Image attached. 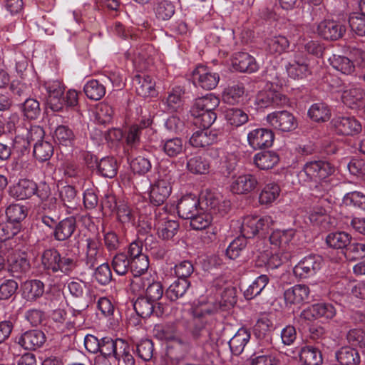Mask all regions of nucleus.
<instances>
[{
    "label": "nucleus",
    "mask_w": 365,
    "mask_h": 365,
    "mask_svg": "<svg viewBox=\"0 0 365 365\" xmlns=\"http://www.w3.org/2000/svg\"><path fill=\"white\" fill-rule=\"evenodd\" d=\"M230 208L228 202L222 201L215 194L207 192L201 195V207L198 213L190 219V227L193 230H203L207 227L213 216H224Z\"/></svg>",
    "instance_id": "nucleus-1"
},
{
    "label": "nucleus",
    "mask_w": 365,
    "mask_h": 365,
    "mask_svg": "<svg viewBox=\"0 0 365 365\" xmlns=\"http://www.w3.org/2000/svg\"><path fill=\"white\" fill-rule=\"evenodd\" d=\"M215 311L209 306H196L191 309L192 319L187 323V330L195 340L210 337L215 319Z\"/></svg>",
    "instance_id": "nucleus-2"
},
{
    "label": "nucleus",
    "mask_w": 365,
    "mask_h": 365,
    "mask_svg": "<svg viewBox=\"0 0 365 365\" xmlns=\"http://www.w3.org/2000/svg\"><path fill=\"white\" fill-rule=\"evenodd\" d=\"M334 172V168L329 162L314 160L306 163L299 175L305 182H318L332 175Z\"/></svg>",
    "instance_id": "nucleus-3"
},
{
    "label": "nucleus",
    "mask_w": 365,
    "mask_h": 365,
    "mask_svg": "<svg viewBox=\"0 0 365 365\" xmlns=\"http://www.w3.org/2000/svg\"><path fill=\"white\" fill-rule=\"evenodd\" d=\"M154 227L158 237L163 240H169L178 233L180 225L171 219L164 208H157L154 212Z\"/></svg>",
    "instance_id": "nucleus-4"
},
{
    "label": "nucleus",
    "mask_w": 365,
    "mask_h": 365,
    "mask_svg": "<svg viewBox=\"0 0 365 365\" xmlns=\"http://www.w3.org/2000/svg\"><path fill=\"white\" fill-rule=\"evenodd\" d=\"M132 289L135 291H145V297L157 302L163 295L164 289L160 282L155 280L151 276H143V277H136L131 282Z\"/></svg>",
    "instance_id": "nucleus-5"
},
{
    "label": "nucleus",
    "mask_w": 365,
    "mask_h": 365,
    "mask_svg": "<svg viewBox=\"0 0 365 365\" xmlns=\"http://www.w3.org/2000/svg\"><path fill=\"white\" fill-rule=\"evenodd\" d=\"M274 224L271 216L265 215L262 217L257 216H247L244 218L241 225V236L246 240L254 237L260 231H266Z\"/></svg>",
    "instance_id": "nucleus-6"
},
{
    "label": "nucleus",
    "mask_w": 365,
    "mask_h": 365,
    "mask_svg": "<svg viewBox=\"0 0 365 365\" xmlns=\"http://www.w3.org/2000/svg\"><path fill=\"white\" fill-rule=\"evenodd\" d=\"M323 259L318 255H309L304 257L293 269L297 277L306 279L314 275L321 268Z\"/></svg>",
    "instance_id": "nucleus-7"
},
{
    "label": "nucleus",
    "mask_w": 365,
    "mask_h": 365,
    "mask_svg": "<svg viewBox=\"0 0 365 365\" xmlns=\"http://www.w3.org/2000/svg\"><path fill=\"white\" fill-rule=\"evenodd\" d=\"M267 122L274 129L289 132L297 127V121L292 113L287 110L275 111L266 118Z\"/></svg>",
    "instance_id": "nucleus-8"
},
{
    "label": "nucleus",
    "mask_w": 365,
    "mask_h": 365,
    "mask_svg": "<svg viewBox=\"0 0 365 365\" xmlns=\"http://www.w3.org/2000/svg\"><path fill=\"white\" fill-rule=\"evenodd\" d=\"M192 79L202 88L212 90L217 86L220 76L204 66H199L192 71Z\"/></svg>",
    "instance_id": "nucleus-9"
},
{
    "label": "nucleus",
    "mask_w": 365,
    "mask_h": 365,
    "mask_svg": "<svg viewBox=\"0 0 365 365\" xmlns=\"http://www.w3.org/2000/svg\"><path fill=\"white\" fill-rule=\"evenodd\" d=\"M335 132L339 135H354L359 133L362 127L354 117L339 116L331 120Z\"/></svg>",
    "instance_id": "nucleus-10"
},
{
    "label": "nucleus",
    "mask_w": 365,
    "mask_h": 365,
    "mask_svg": "<svg viewBox=\"0 0 365 365\" xmlns=\"http://www.w3.org/2000/svg\"><path fill=\"white\" fill-rule=\"evenodd\" d=\"M274 139V133L267 128H257L251 130L247 135L248 143L255 150L271 147Z\"/></svg>",
    "instance_id": "nucleus-11"
},
{
    "label": "nucleus",
    "mask_w": 365,
    "mask_h": 365,
    "mask_svg": "<svg viewBox=\"0 0 365 365\" xmlns=\"http://www.w3.org/2000/svg\"><path fill=\"white\" fill-rule=\"evenodd\" d=\"M45 341L44 333L38 329L26 331L17 338V343L24 349L30 351H35L41 348Z\"/></svg>",
    "instance_id": "nucleus-12"
},
{
    "label": "nucleus",
    "mask_w": 365,
    "mask_h": 365,
    "mask_svg": "<svg viewBox=\"0 0 365 365\" xmlns=\"http://www.w3.org/2000/svg\"><path fill=\"white\" fill-rule=\"evenodd\" d=\"M341 99L343 103L351 109L360 111L365 103V91L361 87L352 85L344 91Z\"/></svg>",
    "instance_id": "nucleus-13"
},
{
    "label": "nucleus",
    "mask_w": 365,
    "mask_h": 365,
    "mask_svg": "<svg viewBox=\"0 0 365 365\" xmlns=\"http://www.w3.org/2000/svg\"><path fill=\"white\" fill-rule=\"evenodd\" d=\"M158 305L156 307L155 302L145 297H139L134 302L133 307L139 317L145 319L152 314L160 317L164 313V308L161 307L160 303H158Z\"/></svg>",
    "instance_id": "nucleus-14"
},
{
    "label": "nucleus",
    "mask_w": 365,
    "mask_h": 365,
    "mask_svg": "<svg viewBox=\"0 0 365 365\" xmlns=\"http://www.w3.org/2000/svg\"><path fill=\"white\" fill-rule=\"evenodd\" d=\"M310 289L306 284H296L284 292V299L287 305L301 304L309 301Z\"/></svg>",
    "instance_id": "nucleus-15"
},
{
    "label": "nucleus",
    "mask_w": 365,
    "mask_h": 365,
    "mask_svg": "<svg viewBox=\"0 0 365 365\" xmlns=\"http://www.w3.org/2000/svg\"><path fill=\"white\" fill-rule=\"evenodd\" d=\"M256 103L259 108L283 106L288 103V98L278 91L269 90L258 93Z\"/></svg>",
    "instance_id": "nucleus-16"
},
{
    "label": "nucleus",
    "mask_w": 365,
    "mask_h": 365,
    "mask_svg": "<svg viewBox=\"0 0 365 365\" xmlns=\"http://www.w3.org/2000/svg\"><path fill=\"white\" fill-rule=\"evenodd\" d=\"M37 185L35 182L21 179L16 184L9 187V195L19 200L31 197L37 192Z\"/></svg>",
    "instance_id": "nucleus-17"
},
{
    "label": "nucleus",
    "mask_w": 365,
    "mask_h": 365,
    "mask_svg": "<svg viewBox=\"0 0 365 365\" xmlns=\"http://www.w3.org/2000/svg\"><path fill=\"white\" fill-rule=\"evenodd\" d=\"M220 133L215 130L202 128L195 131L190 138V144L195 148H205L218 140Z\"/></svg>",
    "instance_id": "nucleus-18"
},
{
    "label": "nucleus",
    "mask_w": 365,
    "mask_h": 365,
    "mask_svg": "<svg viewBox=\"0 0 365 365\" xmlns=\"http://www.w3.org/2000/svg\"><path fill=\"white\" fill-rule=\"evenodd\" d=\"M171 193V186L165 180H158L150 186V200L155 206L163 205Z\"/></svg>",
    "instance_id": "nucleus-19"
},
{
    "label": "nucleus",
    "mask_w": 365,
    "mask_h": 365,
    "mask_svg": "<svg viewBox=\"0 0 365 365\" xmlns=\"http://www.w3.org/2000/svg\"><path fill=\"white\" fill-rule=\"evenodd\" d=\"M257 185L258 180L255 175H241L233 179L231 190L236 194H247L253 191Z\"/></svg>",
    "instance_id": "nucleus-20"
},
{
    "label": "nucleus",
    "mask_w": 365,
    "mask_h": 365,
    "mask_svg": "<svg viewBox=\"0 0 365 365\" xmlns=\"http://www.w3.org/2000/svg\"><path fill=\"white\" fill-rule=\"evenodd\" d=\"M232 65L234 69L240 72L253 73L259 68L255 58L245 52L235 53L232 59Z\"/></svg>",
    "instance_id": "nucleus-21"
},
{
    "label": "nucleus",
    "mask_w": 365,
    "mask_h": 365,
    "mask_svg": "<svg viewBox=\"0 0 365 365\" xmlns=\"http://www.w3.org/2000/svg\"><path fill=\"white\" fill-rule=\"evenodd\" d=\"M219 104L220 99L217 96L212 93L207 94L195 99L190 112L192 116H199L200 113L215 110Z\"/></svg>",
    "instance_id": "nucleus-22"
},
{
    "label": "nucleus",
    "mask_w": 365,
    "mask_h": 365,
    "mask_svg": "<svg viewBox=\"0 0 365 365\" xmlns=\"http://www.w3.org/2000/svg\"><path fill=\"white\" fill-rule=\"evenodd\" d=\"M133 85L137 94L143 98L154 96L156 93L155 82L149 76L144 73L135 75L133 79Z\"/></svg>",
    "instance_id": "nucleus-23"
},
{
    "label": "nucleus",
    "mask_w": 365,
    "mask_h": 365,
    "mask_svg": "<svg viewBox=\"0 0 365 365\" xmlns=\"http://www.w3.org/2000/svg\"><path fill=\"white\" fill-rule=\"evenodd\" d=\"M200 207H201V199L185 196L178 202L177 210L181 218L190 220L195 213H198Z\"/></svg>",
    "instance_id": "nucleus-24"
},
{
    "label": "nucleus",
    "mask_w": 365,
    "mask_h": 365,
    "mask_svg": "<svg viewBox=\"0 0 365 365\" xmlns=\"http://www.w3.org/2000/svg\"><path fill=\"white\" fill-rule=\"evenodd\" d=\"M9 262V271L16 278L26 274L31 269L30 262L25 253L14 255Z\"/></svg>",
    "instance_id": "nucleus-25"
},
{
    "label": "nucleus",
    "mask_w": 365,
    "mask_h": 365,
    "mask_svg": "<svg viewBox=\"0 0 365 365\" xmlns=\"http://www.w3.org/2000/svg\"><path fill=\"white\" fill-rule=\"evenodd\" d=\"M76 228V221L73 217H66L57 223L53 237L58 241H64L70 238Z\"/></svg>",
    "instance_id": "nucleus-26"
},
{
    "label": "nucleus",
    "mask_w": 365,
    "mask_h": 365,
    "mask_svg": "<svg viewBox=\"0 0 365 365\" xmlns=\"http://www.w3.org/2000/svg\"><path fill=\"white\" fill-rule=\"evenodd\" d=\"M335 357L339 365H359L361 361L359 351L349 346L338 349L335 352Z\"/></svg>",
    "instance_id": "nucleus-27"
},
{
    "label": "nucleus",
    "mask_w": 365,
    "mask_h": 365,
    "mask_svg": "<svg viewBox=\"0 0 365 365\" xmlns=\"http://www.w3.org/2000/svg\"><path fill=\"white\" fill-rule=\"evenodd\" d=\"M21 288L23 297L27 301H35L44 293V284L38 279L26 281Z\"/></svg>",
    "instance_id": "nucleus-28"
},
{
    "label": "nucleus",
    "mask_w": 365,
    "mask_h": 365,
    "mask_svg": "<svg viewBox=\"0 0 365 365\" xmlns=\"http://www.w3.org/2000/svg\"><path fill=\"white\" fill-rule=\"evenodd\" d=\"M160 147L163 153L169 158H175L185 150L182 140L178 137L162 140Z\"/></svg>",
    "instance_id": "nucleus-29"
},
{
    "label": "nucleus",
    "mask_w": 365,
    "mask_h": 365,
    "mask_svg": "<svg viewBox=\"0 0 365 365\" xmlns=\"http://www.w3.org/2000/svg\"><path fill=\"white\" fill-rule=\"evenodd\" d=\"M285 68L289 76L294 79L303 78L309 72L308 64L299 56H296L285 66Z\"/></svg>",
    "instance_id": "nucleus-30"
},
{
    "label": "nucleus",
    "mask_w": 365,
    "mask_h": 365,
    "mask_svg": "<svg viewBox=\"0 0 365 365\" xmlns=\"http://www.w3.org/2000/svg\"><path fill=\"white\" fill-rule=\"evenodd\" d=\"M317 31L324 39L335 41L343 36L346 28L343 24H317Z\"/></svg>",
    "instance_id": "nucleus-31"
},
{
    "label": "nucleus",
    "mask_w": 365,
    "mask_h": 365,
    "mask_svg": "<svg viewBox=\"0 0 365 365\" xmlns=\"http://www.w3.org/2000/svg\"><path fill=\"white\" fill-rule=\"evenodd\" d=\"M101 244L96 238H88L86 240V264L92 269L98 264V259L101 257Z\"/></svg>",
    "instance_id": "nucleus-32"
},
{
    "label": "nucleus",
    "mask_w": 365,
    "mask_h": 365,
    "mask_svg": "<svg viewBox=\"0 0 365 365\" xmlns=\"http://www.w3.org/2000/svg\"><path fill=\"white\" fill-rule=\"evenodd\" d=\"M60 198L63 205L67 207L68 212L71 213L78 210L79 200L76 197V190L73 186L66 185L61 188Z\"/></svg>",
    "instance_id": "nucleus-33"
},
{
    "label": "nucleus",
    "mask_w": 365,
    "mask_h": 365,
    "mask_svg": "<svg viewBox=\"0 0 365 365\" xmlns=\"http://www.w3.org/2000/svg\"><path fill=\"white\" fill-rule=\"evenodd\" d=\"M250 339V332L245 328L240 329L229 341L232 353L235 355L240 354Z\"/></svg>",
    "instance_id": "nucleus-34"
},
{
    "label": "nucleus",
    "mask_w": 365,
    "mask_h": 365,
    "mask_svg": "<svg viewBox=\"0 0 365 365\" xmlns=\"http://www.w3.org/2000/svg\"><path fill=\"white\" fill-rule=\"evenodd\" d=\"M295 233L296 231L294 229L276 230L269 236L270 243L276 247H279L281 248V250H284L294 238Z\"/></svg>",
    "instance_id": "nucleus-35"
},
{
    "label": "nucleus",
    "mask_w": 365,
    "mask_h": 365,
    "mask_svg": "<svg viewBox=\"0 0 365 365\" xmlns=\"http://www.w3.org/2000/svg\"><path fill=\"white\" fill-rule=\"evenodd\" d=\"M351 236L345 232H335L329 233L326 237L327 245L333 249L346 250L349 246Z\"/></svg>",
    "instance_id": "nucleus-36"
},
{
    "label": "nucleus",
    "mask_w": 365,
    "mask_h": 365,
    "mask_svg": "<svg viewBox=\"0 0 365 365\" xmlns=\"http://www.w3.org/2000/svg\"><path fill=\"white\" fill-rule=\"evenodd\" d=\"M279 161V155L272 151L261 152L254 157V163L261 170L274 168Z\"/></svg>",
    "instance_id": "nucleus-37"
},
{
    "label": "nucleus",
    "mask_w": 365,
    "mask_h": 365,
    "mask_svg": "<svg viewBox=\"0 0 365 365\" xmlns=\"http://www.w3.org/2000/svg\"><path fill=\"white\" fill-rule=\"evenodd\" d=\"M59 252L54 248L44 250L41 257L43 269L48 272H58V269L59 268Z\"/></svg>",
    "instance_id": "nucleus-38"
},
{
    "label": "nucleus",
    "mask_w": 365,
    "mask_h": 365,
    "mask_svg": "<svg viewBox=\"0 0 365 365\" xmlns=\"http://www.w3.org/2000/svg\"><path fill=\"white\" fill-rule=\"evenodd\" d=\"M190 282L185 279H178L165 291V297L170 301H175L184 296L190 287Z\"/></svg>",
    "instance_id": "nucleus-39"
},
{
    "label": "nucleus",
    "mask_w": 365,
    "mask_h": 365,
    "mask_svg": "<svg viewBox=\"0 0 365 365\" xmlns=\"http://www.w3.org/2000/svg\"><path fill=\"white\" fill-rule=\"evenodd\" d=\"M123 339H113L110 337H103L101 339V349L99 355H104L110 357H115L118 355L119 349L122 347Z\"/></svg>",
    "instance_id": "nucleus-40"
},
{
    "label": "nucleus",
    "mask_w": 365,
    "mask_h": 365,
    "mask_svg": "<svg viewBox=\"0 0 365 365\" xmlns=\"http://www.w3.org/2000/svg\"><path fill=\"white\" fill-rule=\"evenodd\" d=\"M245 88L242 84H236L226 88L222 93V100L230 105L237 104L242 101Z\"/></svg>",
    "instance_id": "nucleus-41"
},
{
    "label": "nucleus",
    "mask_w": 365,
    "mask_h": 365,
    "mask_svg": "<svg viewBox=\"0 0 365 365\" xmlns=\"http://www.w3.org/2000/svg\"><path fill=\"white\" fill-rule=\"evenodd\" d=\"M329 61L334 69L344 74H351L355 70V66L352 61L346 56L333 55L329 58Z\"/></svg>",
    "instance_id": "nucleus-42"
},
{
    "label": "nucleus",
    "mask_w": 365,
    "mask_h": 365,
    "mask_svg": "<svg viewBox=\"0 0 365 365\" xmlns=\"http://www.w3.org/2000/svg\"><path fill=\"white\" fill-rule=\"evenodd\" d=\"M83 91L89 99L98 101L105 96L106 87L97 80H91L85 84Z\"/></svg>",
    "instance_id": "nucleus-43"
},
{
    "label": "nucleus",
    "mask_w": 365,
    "mask_h": 365,
    "mask_svg": "<svg viewBox=\"0 0 365 365\" xmlns=\"http://www.w3.org/2000/svg\"><path fill=\"white\" fill-rule=\"evenodd\" d=\"M279 193L280 188L277 184L268 183L262 190L259 196V202L261 205H270L277 200Z\"/></svg>",
    "instance_id": "nucleus-44"
},
{
    "label": "nucleus",
    "mask_w": 365,
    "mask_h": 365,
    "mask_svg": "<svg viewBox=\"0 0 365 365\" xmlns=\"http://www.w3.org/2000/svg\"><path fill=\"white\" fill-rule=\"evenodd\" d=\"M300 359L307 365H319L322 362L320 351L312 346H306L301 349Z\"/></svg>",
    "instance_id": "nucleus-45"
},
{
    "label": "nucleus",
    "mask_w": 365,
    "mask_h": 365,
    "mask_svg": "<svg viewBox=\"0 0 365 365\" xmlns=\"http://www.w3.org/2000/svg\"><path fill=\"white\" fill-rule=\"evenodd\" d=\"M309 116L316 122L327 121L331 116L328 106L324 103L313 104L308 110Z\"/></svg>",
    "instance_id": "nucleus-46"
},
{
    "label": "nucleus",
    "mask_w": 365,
    "mask_h": 365,
    "mask_svg": "<svg viewBox=\"0 0 365 365\" xmlns=\"http://www.w3.org/2000/svg\"><path fill=\"white\" fill-rule=\"evenodd\" d=\"M97 168L102 176L112 178L117 174V160L114 158H103L98 163Z\"/></svg>",
    "instance_id": "nucleus-47"
},
{
    "label": "nucleus",
    "mask_w": 365,
    "mask_h": 365,
    "mask_svg": "<svg viewBox=\"0 0 365 365\" xmlns=\"http://www.w3.org/2000/svg\"><path fill=\"white\" fill-rule=\"evenodd\" d=\"M343 203L347 207L365 212V195L359 191L346 193L343 197Z\"/></svg>",
    "instance_id": "nucleus-48"
},
{
    "label": "nucleus",
    "mask_w": 365,
    "mask_h": 365,
    "mask_svg": "<svg viewBox=\"0 0 365 365\" xmlns=\"http://www.w3.org/2000/svg\"><path fill=\"white\" fill-rule=\"evenodd\" d=\"M28 214L27 208L19 204L10 205L6 210L7 222L11 224H19L26 218Z\"/></svg>",
    "instance_id": "nucleus-49"
},
{
    "label": "nucleus",
    "mask_w": 365,
    "mask_h": 365,
    "mask_svg": "<svg viewBox=\"0 0 365 365\" xmlns=\"http://www.w3.org/2000/svg\"><path fill=\"white\" fill-rule=\"evenodd\" d=\"M269 282V277L265 274L259 276L244 292L246 299L250 300L257 295L265 288Z\"/></svg>",
    "instance_id": "nucleus-50"
},
{
    "label": "nucleus",
    "mask_w": 365,
    "mask_h": 365,
    "mask_svg": "<svg viewBox=\"0 0 365 365\" xmlns=\"http://www.w3.org/2000/svg\"><path fill=\"white\" fill-rule=\"evenodd\" d=\"M21 109L24 116L27 119H36L41 114L40 103L35 98H26L21 104Z\"/></svg>",
    "instance_id": "nucleus-51"
},
{
    "label": "nucleus",
    "mask_w": 365,
    "mask_h": 365,
    "mask_svg": "<svg viewBox=\"0 0 365 365\" xmlns=\"http://www.w3.org/2000/svg\"><path fill=\"white\" fill-rule=\"evenodd\" d=\"M55 140L63 146H71L75 140V135L71 129L66 125L58 126L54 132Z\"/></svg>",
    "instance_id": "nucleus-52"
},
{
    "label": "nucleus",
    "mask_w": 365,
    "mask_h": 365,
    "mask_svg": "<svg viewBox=\"0 0 365 365\" xmlns=\"http://www.w3.org/2000/svg\"><path fill=\"white\" fill-rule=\"evenodd\" d=\"M187 170L193 174H205L210 169V163L202 156H194L187 162Z\"/></svg>",
    "instance_id": "nucleus-53"
},
{
    "label": "nucleus",
    "mask_w": 365,
    "mask_h": 365,
    "mask_svg": "<svg viewBox=\"0 0 365 365\" xmlns=\"http://www.w3.org/2000/svg\"><path fill=\"white\" fill-rule=\"evenodd\" d=\"M53 153V147L51 143L41 140L34 143V155L39 161H46L50 159Z\"/></svg>",
    "instance_id": "nucleus-54"
},
{
    "label": "nucleus",
    "mask_w": 365,
    "mask_h": 365,
    "mask_svg": "<svg viewBox=\"0 0 365 365\" xmlns=\"http://www.w3.org/2000/svg\"><path fill=\"white\" fill-rule=\"evenodd\" d=\"M175 14L173 4L168 1L159 2L155 8V14L158 21H165L170 19Z\"/></svg>",
    "instance_id": "nucleus-55"
},
{
    "label": "nucleus",
    "mask_w": 365,
    "mask_h": 365,
    "mask_svg": "<svg viewBox=\"0 0 365 365\" xmlns=\"http://www.w3.org/2000/svg\"><path fill=\"white\" fill-rule=\"evenodd\" d=\"M149 267L148 257L146 255H140L137 258L130 259V269L134 277H143Z\"/></svg>",
    "instance_id": "nucleus-56"
},
{
    "label": "nucleus",
    "mask_w": 365,
    "mask_h": 365,
    "mask_svg": "<svg viewBox=\"0 0 365 365\" xmlns=\"http://www.w3.org/2000/svg\"><path fill=\"white\" fill-rule=\"evenodd\" d=\"M19 131H21L25 138L31 142L38 143L43 140L45 133L42 127L36 125H29L26 127H18Z\"/></svg>",
    "instance_id": "nucleus-57"
},
{
    "label": "nucleus",
    "mask_w": 365,
    "mask_h": 365,
    "mask_svg": "<svg viewBox=\"0 0 365 365\" xmlns=\"http://www.w3.org/2000/svg\"><path fill=\"white\" fill-rule=\"evenodd\" d=\"M226 119L232 125L236 127L244 125L249 120L247 113L240 108H230L226 111Z\"/></svg>",
    "instance_id": "nucleus-58"
},
{
    "label": "nucleus",
    "mask_w": 365,
    "mask_h": 365,
    "mask_svg": "<svg viewBox=\"0 0 365 365\" xmlns=\"http://www.w3.org/2000/svg\"><path fill=\"white\" fill-rule=\"evenodd\" d=\"M269 254L266 255L267 266L268 269H276L282 264L288 262L291 258V254L284 250H278L268 258Z\"/></svg>",
    "instance_id": "nucleus-59"
},
{
    "label": "nucleus",
    "mask_w": 365,
    "mask_h": 365,
    "mask_svg": "<svg viewBox=\"0 0 365 365\" xmlns=\"http://www.w3.org/2000/svg\"><path fill=\"white\" fill-rule=\"evenodd\" d=\"M247 240L245 237L239 236L236 237L228 246L226 250V255L230 259H235L240 255L241 252L246 247Z\"/></svg>",
    "instance_id": "nucleus-60"
},
{
    "label": "nucleus",
    "mask_w": 365,
    "mask_h": 365,
    "mask_svg": "<svg viewBox=\"0 0 365 365\" xmlns=\"http://www.w3.org/2000/svg\"><path fill=\"white\" fill-rule=\"evenodd\" d=\"M153 352L154 345L150 339H142L136 344V354L143 361H150Z\"/></svg>",
    "instance_id": "nucleus-61"
},
{
    "label": "nucleus",
    "mask_w": 365,
    "mask_h": 365,
    "mask_svg": "<svg viewBox=\"0 0 365 365\" xmlns=\"http://www.w3.org/2000/svg\"><path fill=\"white\" fill-rule=\"evenodd\" d=\"M59 268L58 272H61L66 275H69L78 266L77 258L74 255L66 254L59 255Z\"/></svg>",
    "instance_id": "nucleus-62"
},
{
    "label": "nucleus",
    "mask_w": 365,
    "mask_h": 365,
    "mask_svg": "<svg viewBox=\"0 0 365 365\" xmlns=\"http://www.w3.org/2000/svg\"><path fill=\"white\" fill-rule=\"evenodd\" d=\"M289 41L282 36H275L267 41V50L272 54H281L288 47Z\"/></svg>",
    "instance_id": "nucleus-63"
},
{
    "label": "nucleus",
    "mask_w": 365,
    "mask_h": 365,
    "mask_svg": "<svg viewBox=\"0 0 365 365\" xmlns=\"http://www.w3.org/2000/svg\"><path fill=\"white\" fill-rule=\"evenodd\" d=\"M345 257L349 260H356L365 257V244L350 242L345 251Z\"/></svg>",
    "instance_id": "nucleus-64"
}]
</instances>
